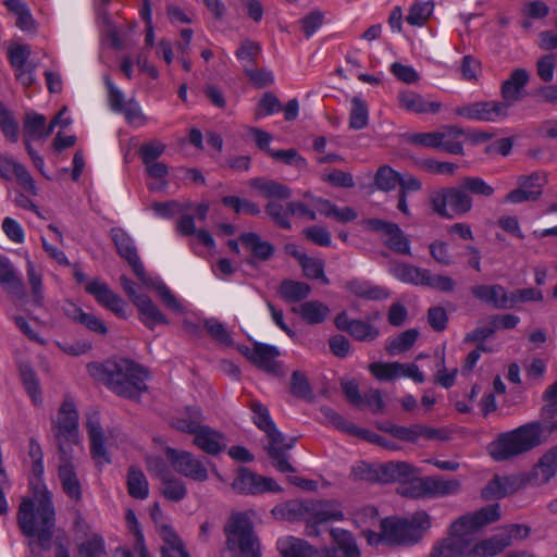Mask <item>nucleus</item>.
Wrapping results in <instances>:
<instances>
[{
  "mask_svg": "<svg viewBox=\"0 0 557 557\" xmlns=\"http://www.w3.org/2000/svg\"><path fill=\"white\" fill-rule=\"evenodd\" d=\"M86 430L90 442V455L97 467H103L111 462L106 443L114 436L115 431L104 432L96 413L87 417Z\"/></svg>",
  "mask_w": 557,
  "mask_h": 557,
  "instance_id": "15",
  "label": "nucleus"
},
{
  "mask_svg": "<svg viewBox=\"0 0 557 557\" xmlns=\"http://www.w3.org/2000/svg\"><path fill=\"white\" fill-rule=\"evenodd\" d=\"M238 350L259 369L269 373L277 371L275 359L280 356V351L275 346L256 343L251 347L240 346Z\"/></svg>",
  "mask_w": 557,
  "mask_h": 557,
  "instance_id": "21",
  "label": "nucleus"
},
{
  "mask_svg": "<svg viewBox=\"0 0 557 557\" xmlns=\"http://www.w3.org/2000/svg\"><path fill=\"white\" fill-rule=\"evenodd\" d=\"M508 547V539L497 533L488 539H473L472 557H494Z\"/></svg>",
  "mask_w": 557,
  "mask_h": 557,
  "instance_id": "42",
  "label": "nucleus"
},
{
  "mask_svg": "<svg viewBox=\"0 0 557 557\" xmlns=\"http://www.w3.org/2000/svg\"><path fill=\"white\" fill-rule=\"evenodd\" d=\"M429 200L433 212L448 220L462 216L473 208L471 195L461 185L438 188L430 194Z\"/></svg>",
  "mask_w": 557,
  "mask_h": 557,
  "instance_id": "7",
  "label": "nucleus"
},
{
  "mask_svg": "<svg viewBox=\"0 0 557 557\" xmlns=\"http://www.w3.org/2000/svg\"><path fill=\"white\" fill-rule=\"evenodd\" d=\"M160 482V492L166 499L171 502H180L185 498L187 488L183 480L171 473L170 475L164 476Z\"/></svg>",
  "mask_w": 557,
  "mask_h": 557,
  "instance_id": "49",
  "label": "nucleus"
},
{
  "mask_svg": "<svg viewBox=\"0 0 557 557\" xmlns=\"http://www.w3.org/2000/svg\"><path fill=\"white\" fill-rule=\"evenodd\" d=\"M59 478L61 480L64 492L73 499H79L82 496L81 484L72 463L71 453L61 455V463L59 466Z\"/></svg>",
  "mask_w": 557,
  "mask_h": 557,
  "instance_id": "34",
  "label": "nucleus"
},
{
  "mask_svg": "<svg viewBox=\"0 0 557 557\" xmlns=\"http://www.w3.org/2000/svg\"><path fill=\"white\" fill-rule=\"evenodd\" d=\"M232 488L237 494L250 496L281 492V486L273 479L258 474L246 467L237 470Z\"/></svg>",
  "mask_w": 557,
  "mask_h": 557,
  "instance_id": "12",
  "label": "nucleus"
},
{
  "mask_svg": "<svg viewBox=\"0 0 557 557\" xmlns=\"http://www.w3.org/2000/svg\"><path fill=\"white\" fill-rule=\"evenodd\" d=\"M369 371L380 381H393L400 377L411 379L418 384L425 381L424 374L416 363L377 361L369 364Z\"/></svg>",
  "mask_w": 557,
  "mask_h": 557,
  "instance_id": "17",
  "label": "nucleus"
},
{
  "mask_svg": "<svg viewBox=\"0 0 557 557\" xmlns=\"http://www.w3.org/2000/svg\"><path fill=\"white\" fill-rule=\"evenodd\" d=\"M369 121V111L367 103L359 97L351 99V109L349 116V126L354 129H362Z\"/></svg>",
  "mask_w": 557,
  "mask_h": 557,
  "instance_id": "53",
  "label": "nucleus"
},
{
  "mask_svg": "<svg viewBox=\"0 0 557 557\" xmlns=\"http://www.w3.org/2000/svg\"><path fill=\"white\" fill-rule=\"evenodd\" d=\"M347 287L354 295L367 299L376 300L388 297V293L384 288L372 286L368 282L352 280L347 283Z\"/></svg>",
  "mask_w": 557,
  "mask_h": 557,
  "instance_id": "51",
  "label": "nucleus"
},
{
  "mask_svg": "<svg viewBox=\"0 0 557 557\" xmlns=\"http://www.w3.org/2000/svg\"><path fill=\"white\" fill-rule=\"evenodd\" d=\"M64 312L71 320L84 325L91 332L100 335H106L108 333V327L100 318L94 313L85 312L81 307L73 302H69L64 307Z\"/></svg>",
  "mask_w": 557,
  "mask_h": 557,
  "instance_id": "33",
  "label": "nucleus"
},
{
  "mask_svg": "<svg viewBox=\"0 0 557 557\" xmlns=\"http://www.w3.org/2000/svg\"><path fill=\"white\" fill-rule=\"evenodd\" d=\"M356 528H368L377 521L379 511L374 506H361L349 512Z\"/></svg>",
  "mask_w": 557,
  "mask_h": 557,
  "instance_id": "54",
  "label": "nucleus"
},
{
  "mask_svg": "<svg viewBox=\"0 0 557 557\" xmlns=\"http://www.w3.org/2000/svg\"><path fill=\"white\" fill-rule=\"evenodd\" d=\"M543 298L544 297L541 289L529 287L510 292L509 300L512 309L516 308L519 304L541 302Z\"/></svg>",
  "mask_w": 557,
  "mask_h": 557,
  "instance_id": "61",
  "label": "nucleus"
},
{
  "mask_svg": "<svg viewBox=\"0 0 557 557\" xmlns=\"http://www.w3.org/2000/svg\"><path fill=\"white\" fill-rule=\"evenodd\" d=\"M361 225L367 231L377 233L383 245L395 253L411 256L410 240L398 224L382 219H366Z\"/></svg>",
  "mask_w": 557,
  "mask_h": 557,
  "instance_id": "10",
  "label": "nucleus"
},
{
  "mask_svg": "<svg viewBox=\"0 0 557 557\" xmlns=\"http://www.w3.org/2000/svg\"><path fill=\"white\" fill-rule=\"evenodd\" d=\"M557 473V446L548 449L530 472L529 481L534 485L548 483Z\"/></svg>",
  "mask_w": 557,
  "mask_h": 557,
  "instance_id": "30",
  "label": "nucleus"
},
{
  "mask_svg": "<svg viewBox=\"0 0 557 557\" xmlns=\"http://www.w3.org/2000/svg\"><path fill=\"white\" fill-rule=\"evenodd\" d=\"M20 374L22 382L32 397L34 403H39L41 399V392L38 377L35 371L27 364H22L20 367Z\"/></svg>",
  "mask_w": 557,
  "mask_h": 557,
  "instance_id": "57",
  "label": "nucleus"
},
{
  "mask_svg": "<svg viewBox=\"0 0 557 557\" xmlns=\"http://www.w3.org/2000/svg\"><path fill=\"white\" fill-rule=\"evenodd\" d=\"M473 533L457 519L449 536L433 546L431 557H472Z\"/></svg>",
  "mask_w": 557,
  "mask_h": 557,
  "instance_id": "9",
  "label": "nucleus"
},
{
  "mask_svg": "<svg viewBox=\"0 0 557 557\" xmlns=\"http://www.w3.org/2000/svg\"><path fill=\"white\" fill-rule=\"evenodd\" d=\"M269 438L267 447L269 456L275 462V467L283 473L293 472L294 468L286 459V451L293 447V443H287L284 435L276 429L265 432Z\"/></svg>",
  "mask_w": 557,
  "mask_h": 557,
  "instance_id": "23",
  "label": "nucleus"
},
{
  "mask_svg": "<svg viewBox=\"0 0 557 557\" xmlns=\"http://www.w3.org/2000/svg\"><path fill=\"white\" fill-rule=\"evenodd\" d=\"M0 284L10 293H22L23 282L9 258L0 256Z\"/></svg>",
  "mask_w": 557,
  "mask_h": 557,
  "instance_id": "46",
  "label": "nucleus"
},
{
  "mask_svg": "<svg viewBox=\"0 0 557 557\" xmlns=\"http://www.w3.org/2000/svg\"><path fill=\"white\" fill-rule=\"evenodd\" d=\"M226 549L235 557H261L260 544L253 532L251 520L244 513L231 516L225 525Z\"/></svg>",
  "mask_w": 557,
  "mask_h": 557,
  "instance_id": "4",
  "label": "nucleus"
},
{
  "mask_svg": "<svg viewBox=\"0 0 557 557\" xmlns=\"http://www.w3.org/2000/svg\"><path fill=\"white\" fill-rule=\"evenodd\" d=\"M385 543L410 545L418 542V532L410 527L408 519L385 518L381 521Z\"/></svg>",
  "mask_w": 557,
  "mask_h": 557,
  "instance_id": "19",
  "label": "nucleus"
},
{
  "mask_svg": "<svg viewBox=\"0 0 557 557\" xmlns=\"http://www.w3.org/2000/svg\"><path fill=\"white\" fill-rule=\"evenodd\" d=\"M500 518V506L498 504L487 505L474 512L461 516L458 520L473 534L481 528L496 522Z\"/></svg>",
  "mask_w": 557,
  "mask_h": 557,
  "instance_id": "31",
  "label": "nucleus"
},
{
  "mask_svg": "<svg viewBox=\"0 0 557 557\" xmlns=\"http://www.w3.org/2000/svg\"><path fill=\"white\" fill-rule=\"evenodd\" d=\"M158 532L163 542L161 557H190L182 540L170 525L159 524Z\"/></svg>",
  "mask_w": 557,
  "mask_h": 557,
  "instance_id": "35",
  "label": "nucleus"
},
{
  "mask_svg": "<svg viewBox=\"0 0 557 557\" xmlns=\"http://www.w3.org/2000/svg\"><path fill=\"white\" fill-rule=\"evenodd\" d=\"M27 278L32 288V295L34 298V302L36 305H41L44 301V292H42V275L39 271H37L34 262L32 260H27L26 264Z\"/></svg>",
  "mask_w": 557,
  "mask_h": 557,
  "instance_id": "60",
  "label": "nucleus"
},
{
  "mask_svg": "<svg viewBox=\"0 0 557 557\" xmlns=\"http://www.w3.org/2000/svg\"><path fill=\"white\" fill-rule=\"evenodd\" d=\"M509 103L497 101L473 102L459 106L454 110L457 116L484 122H498L507 117Z\"/></svg>",
  "mask_w": 557,
  "mask_h": 557,
  "instance_id": "16",
  "label": "nucleus"
},
{
  "mask_svg": "<svg viewBox=\"0 0 557 557\" xmlns=\"http://www.w3.org/2000/svg\"><path fill=\"white\" fill-rule=\"evenodd\" d=\"M0 176L5 180H15L29 194L36 195L35 182L26 168L9 157L0 154Z\"/></svg>",
  "mask_w": 557,
  "mask_h": 557,
  "instance_id": "28",
  "label": "nucleus"
},
{
  "mask_svg": "<svg viewBox=\"0 0 557 557\" xmlns=\"http://www.w3.org/2000/svg\"><path fill=\"white\" fill-rule=\"evenodd\" d=\"M374 182L380 190L389 191L398 185L399 173L388 165L380 166L375 174Z\"/></svg>",
  "mask_w": 557,
  "mask_h": 557,
  "instance_id": "58",
  "label": "nucleus"
},
{
  "mask_svg": "<svg viewBox=\"0 0 557 557\" xmlns=\"http://www.w3.org/2000/svg\"><path fill=\"white\" fill-rule=\"evenodd\" d=\"M125 519L128 530L135 536L134 550L138 554L139 557H150L135 512L133 510H127Z\"/></svg>",
  "mask_w": 557,
  "mask_h": 557,
  "instance_id": "56",
  "label": "nucleus"
},
{
  "mask_svg": "<svg viewBox=\"0 0 557 557\" xmlns=\"http://www.w3.org/2000/svg\"><path fill=\"white\" fill-rule=\"evenodd\" d=\"M102 380L119 396L137 399L147 389L148 373L128 359L108 361L102 366Z\"/></svg>",
  "mask_w": 557,
  "mask_h": 557,
  "instance_id": "3",
  "label": "nucleus"
},
{
  "mask_svg": "<svg viewBox=\"0 0 557 557\" xmlns=\"http://www.w3.org/2000/svg\"><path fill=\"white\" fill-rule=\"evenodd\" d=\"M419 333L416 329L406 330L395 338L391 339L385 349L389 355H399L409 350L416 343Z\"/></svg>",
  "mask_w": 557,
  "mask_h": 557,
  "instance_id": "50",
  "label": "nucleus"
},
{
  "mask_svg": "<svg viewBox=\"0 0 557 557\" xmlns=\"http://www.w3.org/2000/svg\"><path fill=\"white\" fill-rule=\"evenodd\" d=\"M330 536L333 546H324L326 557H361V549L355 535L343 528H332Z\"/></svg>",
  "mask_w": 557,
  "mask_h": 557,
  "instance_id": "20",
  "label": "nucleus"
},
{
  "mask_svg": "<svg viewBox=\"0 0 557 557\" xmlns=\"http://www.w3.org/2000/svg\"><path fill=\"white\" fill-rule=\"evenodd\" d=\"M460 185L469 195L473 194L475 196L490 198L495 193L494 187L479 176H466L462 178Z\"/></svg>",
  "mask_w": 557,
  "mask_h": 557,
  "instance_id": "55",
  "label": "nucleus"
},
{
  "mask_svg": "<svg viewBox=\"0 0 557 557\" xmlns=\"http://www.w3.org/2000/svg\"><path fill=\"white\" fill-rule=\"evenodd\" d=\"M165 456L173 469L181 475L197 481L205 482L208 480V470L202 461L186 450H178L168 447Z\"/></svg>",
  "mask_w": 557,
  "mask_h": 557,
  "instance_id": "14",
  "label": "nucleus"
},
{
  "mask_svg": "<svg viewBox=\"0 0 557 557\" xmlns=\"http://www.w3.org/2000/svg\"><path fill=\"white\" fill-rule=\"evenodd\" d=\"M79 557H104L107 555L104 539L98 534H91L77 546Z\"/></svg>",
  "mask_w": 557,
  "mask_h": 557,
  "instance_id": "52",
  "label": "nucleus"
},
{
  "mask_svg": "<svg viewBox=\"0 0 557 557\" xmlns=\"http://www.w3.org/2000/svg\"><path fill=\"white\" fill-rule=\"evenodd\" d=\"M85 289L101 307L112 311L119 318H126V302L107 283L92 280L87 282Z\"/></svg>",
  "mask_w": 557,
  "mask_h": 557,
  "instance_id": "18",
  "label": "nucleus"
},
{
  "mask_svg": "<svg viewBox=\"0 0 557 557\" xmlns=\"http://www.w3.org/2000/svg\"><path fill=\"white\" fill-rule=\"evenodd\" d=\"M472 295L495 309H511L510 292L500 284H480L471 288Z\"/></svg>",
  "mask_w": 557,
  "mask_h": 557,
  "instance_id": "24",
  "label": "nucleus"
},
{
  "mask_svg": "<svg viewBox=\"0 0 557 557\" xmlns=\"http://www.w3.org/2000/svg\"><path fill=\"white\" fill-rule=\"evenodd\" d=\"M194 444L203 453L216 456L227 446L225 436L208 425L201 424L194 434Z\"/></svg>",
  "mask_w": 557,
  "mask_h": 557,
  "instance_id": "27",
  "label": "nucleus"
},
{
  "mask_svg": "<svg viewBox=\"0 0 557 557\" xmlns=\"http://www.w3.org/2000/svg\"><path fill=\"white\" fill-rule=\"evenodd\" d=\"M52 433L60 455L71 453V447L79 444L78 411L70 397H65L58 409Z\"/></svg>",
  "mask_w": 557,
  "mask_h": 557,
  "instance_id": "5",
  "label": "nucleus"
},
{
  "mask_svg": "<svg viewBox=\"0 0 557 557\" xmlns=\"http://www.w3.org/2000/svg\"><path fill=\"white\" fill-rule=\"evenodd\" d=\"M305 275L312 280H321L324 284L329 283L324 275V262L317 258L306 257L300 263Z\"/></svg>",
  "mask_w": 557,
  "mask_h": 557,
  "instance_id": "64",
  "label": "nucleus"
},
{
  "mask_svg": "<svg viewBox=\"0 0 557 557\" xmlns=\"http://www.w3.org/2000/svg\"><path fill=\"white\" fill-rule=\"evenodd\" d=\"M546 183L547 174L543 171L520 175L517 178L518 187L510 190L505 196L504 201L511 205L535 201L542 196Z\"/></svg>",
  "mask_w": 557,
  "mask_h": 557,
  "instance_id": "13",
  "label": "nucleus"
},
{
  "mask_svg": "<svg viewBox=\"0 0 557 557\" xmlns=\"http://www.w3.org/2000/svg\"><path fill=\"white\" fill-rule=\"evenodd\" d=\"M461 482L455 478L424 476L414 481L408 495L413 498H441L458 495Z\"/></svg>",
  "mask_w": 557,
  "mask_h": 557,
  "instance_id": "11",
  "label": "nucleus"
},
{
  "mask_svg": "<svg viewBox=\"0 0 557 557\" xmlns=\"http://www.w3.org/2000/svg\"><path fill=\"white\" fill-rule=\"evenodd\" d=\"M403 109L413 113H437L442 104L437 101H426L422 96L413 91H404L398 96Z\"/></svg>",
  "mask_w": 557,
  "mask_h": 557,
  "instance_id": "39",
  "label": "nucleus"
},
{
  "mask_svg": "<svg viewBox=\"0 0 557 557\" xmlns=\"http://www.w3.org/2000/svg\"><path fill=\"white\" fill-rule=\"evenodd\" d=\"M128 494L137 499H146L149 495L148 481L139 469L131 467L127 474Z\"/></svg>",
  "mask_w": 557,
  "mask_h": 557,
  "instance_id": "48",
  "label": "nucleus"
},
{
  "mask_svg": "<svg viewBox=\"0 0 557 557\" xmlns=\"http://www.w3.org/2000/svg\"><path fill=\"white\" fill-rule=\"evenodd\" d=\"M437 368L438 369L434 374V383L444 388H450L455 384L458 369L455 367L448 370L445 367L444 354L437 356Z\"/></svg>",
  "mask_w": 557,
  "mask_h": 557,
  "instance_id": "59",
  "label": "nucleus"
},
{
  "mask_svg": "<svg viewBox=\"0 0 557 557\" xmlns=\"http://www.w3.org/2000/svg\"><path fill=\"white\" fill-rule=\"evenodd\" d=\"M334 323L338 330L346 331L359 342H372L380 334L377 327L362 320L350 319L346 312L338 313Z\"/></svg>",
  "mask_w": 557,
  "mask_h": 557,
  "instance_id": "22",
  "label": "nucleus"
},
{
  "mask_svg": "<svg viewBox=\"0 0 557 557\" xmlns=\"http://www.w3.org/2000/svg\"><path fill=\"white\" fill-rule=\"evenodd\" d=\"M278 294L286 302H297L308 297L310 286L305 282L284 280L278 287Z\"/></svg>",
  "mask_w": 557,
  "mask_h": 557,
  "instance_id": "47",
  "label": "nucleus"
},
{
  "mask_svg": "<svg viewBox=\"0 0 557 557\" xmlns=\"http://www.w3.org/2000/svg\"><path fill=\"white\" fill-rule=\"evenodd\" d=\"M28 456L30 458V478H29V492L36 493L35 487H39L40 485L44 488H47L46 484L44 483V454L42 449L35 440H30L29 442V449H28Z\"/></svg>",
  "mask_w": 557,
  "mask_h": 557,
  "instance_id": "38",
  "label": "nucleus"
},
{
  "mask_svg": "<svg viewBox=\"0 0 557 557\" xmlns=\"http://www.w3.org/2000/svg\"><path fill=\"white\" fill-rule=\"evenodd\" d=\"M545 440L543 425L540 422H530L499 434L490 444L488 453L494 460L505 461L532 450Z\"/></svg>",
  "mask_w": 557,
  "mask_h": 557,
  "instance_id": "2",
  "label": "nucleus"
},
{
  "mask_svg": "<svg viewBox=\"0 0 557 557\" xmlns=\"http://www.w3.org/2000/svg\"><path fill=\"white\" fill-rule=\"evenodd\" d=\"M466 139V134L461 128L450 125L443 126L440 128L438 149L451 154H462Z\"/></svg>",
  "mask_w": 557,
  "mask_h": 557,
  "instance_id": "37",
  "label": "nucleus"
},
{
  "mask_svg": "<svg viewBox=\"0 0 557 557\" xmlns=\"http://www.w3.org/2000/svg\"><path fill=\"white\" fill-rule=\"evenodd\" d=\"M59 120V117L53 119L47 126L45 115L36 112L27 113L24 120L25 140L29 141L47 138L53 132L57 124L60 123Z\"/></svg>",
  "mask_w": 557,
  "mask_h": 557,
  "instance_id": "32",
  "label": "nucleus"
},
{
  "mask_svg": "<svg viewBox=\"0 0 557 557\" xmlns=\"http://www.w3.org/2000/svg\"><path fill=\"white\" fill-rule=\"evenodd\" d=\"M297 511L305 516L306 534L319 536L322 523L342 522L345 520L341 503L337 500H309L297 505Z\"/></svg>",
  "mask_w": 557,
  "mask_h": 557,
  "instance_id": "8",
  "label": "nucleus"
},
{
  "mask_svg": "<svg viewBox=\"0 0 557 557\" xmlns=\"http://www.w3.org/2000/svg\"><path fill=\"white\" fill-rule=\"evenodd\" d=\"M134 305L138 308L140 314L143 315L141 321L147 327L153 329L157 324L169 323V320L164 317V314H162V312L147 295H140V297H136Z\"/></svg>",
  "mask_w": 557,
  "mask_h": 557,
  "instance_id": "40",
  "label": "nucleus"
},
{
  "mask_svg": "<svg viewBox=\"0 0 557 557\" xmlns=\"http://www.w3.org/2000/svg\"><path fill=\"white\" fill-rule=\"evenodd\" d=\"M419 471L407 461H389L379 466V482H408L413 479Z\"/></svg>",
  "mask_w": 557,
  "mask_h": 557,
  "instance_id": "29",
  "label": "nucleus"
},
{
  "mask_svg": "<svg viewBox=\"0 0 557 557\" xmlns=\"http://www.w3.org/2000/svg\"><path fill=\"white\" fill-rule=\"evenodd\" d=\"M242 244L259 260H268L274 252L273 246L255 233H244L239 237Z\"/></svg>",
  "mask_w": 557,
  "mask_h": 557,
  "instance_id": "45",
  "label": "nucleus"
},
{
  "mask_svg": "<svg viewBox=\"0 0 557 557\" xmlns=\"http://www.w3.org/2000/svg\"><path fill=\"white\" fill-rule=\"evenodd\" d=\"M259 52V44L250 40H245L242 42L240 47L236 51V57L242 62L245 71L252 67L255 64V58Z\"/></svg>",
  "mask_w": 557,
  "mask_h": 557,
  "instance_id": "63",
  "label": "nucleus"
},
{
  "mask_svg": "<svg viewBox=\"0 0 557 557\" xmlns=\"http://www.w3.org/2000/svg\"><path fill=\"white\" fill-rule=\"evenodd\" d=\"M202 413L199 408L186 410L172 419V426L180 432L195 434L202 424Z\"/></svg>",
  "mask_w": 557,
  "mask_h": 557,
  "instance_id": "43",
  "label": "nucleus"
},
{
  "mask_svg": "<svg viewBox=\"0 0 557 557\" xmlns=\"http://www.w3.org/2000/svg\"><path fill=\"white\" fill-rule=\"evenodd\" d=\"M529 73L524 69H516L510 74V77L503 83L502 96L505 103H512L522 98V90L529 82Z\"/></svg>",
  "mask_w": 557,
  "mask_h": 557,
  "instance_id": "36",
  "label": "nucleus"
},
{
  "mask_svg": "<svg viewBox=\"0 0 557 557\" xmlns=\"http://www.w3.org/2000/svg\"><path fill=\"white\" fill-rule=\"evenodd\" d=\"M277 549L284 557H326L324 546L317 548L307 541L295 536L278 539Z\"/></svg>",
  "mask_w": 557,
  "mask_h": 557,
  "instance_id": "26",
  "label": "nucleus"
},
{
  "mask_svg": "<svg viewBox=\"0 0 557 557\" xmlns=\"http://www.w3.org/2000/svg\"><path fill=\"white\" fill-rule=\"evenodd\" d=\"M112 239L122 258L133 268L135 274L144 280L145 269L138 257L133 239L121 228L112 230Z\"/></svg>",
  "mask_w": 557,
  "mask_h": 557,
  "instance_id": "25",
  "label": "nucleus"
},
{
  "mask_svg": "<svg viewBox=\"0 0 557 557\" xmlns=\"http://www.w3.org/2000/svg\"><path fill=\"white\" fill-rule=\"evenodd\" d=\"M249 185L259 190L265 198L287 199L292 195L288 186L272 180L253 178Z\"/></svg>",
  "mask_w": 557,
  "mask_h": 557,
  "instance_id": "44",
  "label": "nucleus"
},
{
  "mask_svg": "<svg viewBox=\"0 0 557 557\" xmlns=\"http://www.w3.org/2000/svg\"><path fill=\"white\" fill-rule=\"evenodd\" d=\"M36 488V493L22 498L17 523L25 536L37 537L41 547L49 548L55 523L52 495L41 485Z\"/></svg>",
  "mask_w": 557,
  "mask_h": 557,
  "instance_id": "1",
  "label": "nucleus"
},
{
  "mask_svg": "<svg viewBox=\"0 0 557 557\" xmlns=\"http://www.w3.org/2000/svg\"><path fill=\"white\" fill-rule=\"evenodd\" d=\"M321 414L332 425H334L335 428H337V429H339L342 431H345V432H348V433H352V434H356V435H364L366 434L364 431L358 430L355 425H352V423H350L347 420H345L342 416L336 413L330 407L321 408Z\"/></svg>",
  "mask_w": 557,
  "mask_h": 557,
  "instance_id": "62",
  "label": "nucleus"
},
{
  "mask_svg": "<svg viewBox=\"0 0 557 557\" xmlns=\"http://www.w3.org/2000/svg\"><path fill=\"white\" fill-rule=\"evenodd\" d=\"M297 313L308 324H320L325 321L330 314V308L318 300H309L294 308Z\"/></svg>",
  "mask_w": 557,
  "mask_h": 557,
  "instance_id": "41",
  "label": "nucleus"
},
{
  "mask_svg": "<svg viewBox=\"0 0 557 557\" xmlns=\"http://www.w3.org/2000/svg\"><path fill=\"white\" fill-rule=\"evenodd\" d=\"M388 271L396 280L406 284L425 286L444 293H450L455 288L451 277L434 275L430 270L410 263L393 261Z\"/></svg>",
  "mask_w": 557,
  "mask_h": 557,
  "instance_id": "6",
  "label": "nucleus"
}]
</instances>
